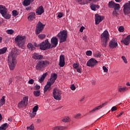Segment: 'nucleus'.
<instances>
[{
	"label": "nucleus",
	"instance_id": "1",
	"mask_svg": "<svg viewBox=\"0 0 130 130\" xmlns=\"http://www.w3.org/2000/svg\"><path fill=\"white\" fill-rule=\"evenodd\" d=\"M17 55H18L17 52L12 50L8 56V65L11 71H14L15 70L16 64H17Z\"/></svg>",
	"mask_w": 130,
	"mask_h": 130
},
{
	"label": "nucleus",
	"instance_id": "2",
	"mask_svg": "<svg viewBox=\"0 0 130 130\" xmlns=\"http://www.w3.org/2000/svg\"><path fill=\"white\" fill-rule=\"evenodd\" d=\"M50 61L48 60H39L36 66V69L37 71H44L45 68L50 66Z\"/></svg>",
	"mask_w": 130,
	"mask_h": 130
},
{
	"label": "nucleus",
	"instance_id": "3",
	"mask_svg": "<svg viewBox=\"0 0 130 130\" xmlns=\"http://www.w3.org/2000/svg\"><path fill=\"white\" fill-rule=\"evenodd\" d=\"M15 42L18 47L24 48L26 43V37L18 35L15 38Z\"/></svg>",
	"mask_w": 130,
	"mask_h": 130
},
{
	"label": "nucleus",
	"instance_id": "4",
	"mask_svg": "<svg viewBox=\"0 0 130 130\" xmlns=\"http://www.w3.org/2000/svg\"><path fill=\"white\" fill-rule=\"evenodd\" d=\"M109 38L110 36L108 31L107 30H105L101 35V40L103 47H106V46H107V42H108Z\"/></svg>",
	"mask_w": 130,
	"mask_h": 130
},
{
	"label": "nucleus",
	"instance_id": "5",
	"mask_svg": "<svg viewBox=\"0 0 130 130\" xmlns=\"http://www.w3.org/2000/svg\"><path fill=\"white\" fill-rule=\"evenodd\" d=\"M0 14L3 16L6 20L11 19V14L8 13V9L6 8V6L0 5Z\"/></svg>",
	"mask_w": 130,
	"mask_h": 130
},
{
	"label": "nucleus",
	"instance_id": "6",
	"mask_svg": "<svg viewBox=\"0 0 130 130\" xmlns=\"http://www.w3.org/2000/svg\"><path fill=\"white\" fill-rule=\"evenodd\" d=\"M57 37H58L60 43L66 42L68 38V31L66 30L60 31L57 35Z\"/></svg>",
	"mask_w": 130,
	"mask_h": 130
},
{
	"label": "nucleus",
	"instance_id": "7",
	"mask_svg": "<svg viewBox=\"0 0 130 130\" xmlns=\"http://www.w3.org/2000/svg\"><path fill=\"white\" fill-rule=\"evenodd\" d=\"M61 94L62 92L59 89L54 88L53 90V97L55 100L58 101L61 100Z\"/></svg>",
	"mask_w": 130,
	"mask_h": 130
},
{
	"label": "nucleus",
	"instance_id": "8",
	"mask_svg": "<svg viewBox=\"0 0 130 130\" xmlns=\"http://www.w3.org/2000/svg\"><path fill=\"white\" fill-rule=\"evenodd\" d=\"M51 46V44H50V43L48 41V39H46L40 44V49H41V50H47V49L50 48Z\"/></svg>",
	"mask_w": 130,
	"mask_h": 130
},
{
	"label": "nucleus",
	"instance_id": "9",
	"mask_svg": "<svg viewBox=\"0 0 130 130\" xmlns=\"http://www.w3.org/2000/svg\"><path fill=\"white\" fill-rule=\"evenodd\" d=\"M44 27H45V24H43L41 22L39 21L36 26V35H38V34H40L42 31H43V29H44Z\"/></svg>",
	"mask_w": 130,
	"mask_h": 130
},
{
	"label": "nucleus",
	"instance_id": "10",
	"mask_svg": "<svg viewBox=\"0 0 130 130\" xmlns=\"http://www.w3.org/2000/svg\"><path fill=\"white\" fill-rule=\"evenodd\" d=\"M28 105V96L23 97L21 102L18 104V108H24Z\"/></svg>",
	"mask_w": 130,
	"mask_h": 130
},
{
	"label": "nucleus",
	"instance_id": "11",
	"mask_svg": "<svg viewBox=\"0 0 130 130\" xmlns=\"http://www.w3.org/2000/svg\"><path fill=\"white\" fill-rule=\"evenodd\" d=\"M98 64V61L95 59L94 58H91L89 59L86 63L87 67H90V68H94Z\"/></svg>",
	"mask_w": 130,
	"mask_h": 130
},
{
	"label": "nucleus",
	"instance_id": "12",
	"mask_svg": "<svg viewBox=\"0 0 130 130\" xmlns=\"http://www.w3.org/2000/svg\"><path fill=\"white\" fill-rule=\"evenodd\" d=\"M123 12L124 14L125 15L130 14V2L128 1V3H125L123 6Z\"/></svg>",
	"mask_w": 130,
	"mask_h": 130
},
{
	"label": "nucleus",
	"instance_id": "13",
	"mask_svg": "<svg viewBox=\"0 0 130 130\" xmlns=\"http://www.w3.org/2000/svg\"><path fill=\"white\" fill-rule=\"evenodd\" d=\"M104 20V16H101L99 14L95 15V25H98L101 22Z\"/></svg>",
	"mask_w": 130,
	"mask_h": 130
},
{
	"label": "nucleus",
	"instance_id": "14",
	"mask_svg": "<svg viewBox=\"0 0 130 130\" xmlns=\"http://www.w3.org/2000/svg\"><path fill=\"white\" fill-rule=\"evenodd\" d=\"M109 46L110 48L113 49V48H116V47L118 46V44H117V42L115 40L112 39L109 43Z\"/></svg>",
	"mask_w": 130,
	"mask_h": 130
},
{
	"label": "nucleus",
	"instance_id": "15",
	"mask_svg": "<svg viewBox=\"0 0 130 130\" xmlns=\"http://www.w3.org/2000/svg\"><path fill=\"white\" fill-rule=\"evenodd\" d=\"M57 79V74L56 73H53L51 74V76L50 79L48 80V82H50L51 83L54 84V82Z\"/></svg>",
	"mask_w": 130,
	"mask_h": 130
},
{
	"label": "nucleus",
	"instance_id": "16",
	"mask_svg": "<svg viewBox=\"0 0 130 130\" xmlns=\"http://www.w3.org/2000/svg\"><path fill=\"white\" fill-rule=\"evenodd\" d=\"M105 105H107V102H105L100 106H96L95 108L90 111L89 113H94L96 110H99L100 109H101V108H103V107H104Z\"/></svg>",
	"mask_w": 130,
	"mask_h": 130
},
{
	"label": "nucleus",
	"instance_id": "17",
	"mask_svg": "<svg viewBox=\"0 0 130 130\" xmlns=\"http://www.w3.org/2000/svg\"><path fill=\"white\" fill-rule=\"evenodd\" d=\"M58 64L60 68H63V67H64V64H66V62L64 61V55H60Z\"/></svg>",
	"mask_w": 130,
	"mask_h": 130
},
{
	"label": "nucleus",
	"instance_id": "18",
	"mask_svg": "<svg viewBox=\"0 0 130 130\" xmlns=\"http://www.w3.org/2000/svg\"><path fill=\"white\" fill-rule=\"evenodd\" d=\"M28 15L27 19L29 22H32V21H34V20L36 19V14H35V12H31Z\"/></svg>",
	"mask_w": 130,
	"mask_h": 130
},
{
	"label": "nucleus",
	"instance_id": "19",
	"mask_svg": "<svg viewBox=\"0 0 130 130\" xmlns=\"http://www.w3.org/2000/svg\"><path fill=\"white\" fill-rule=\"evenodd\" d=\"M51 44L52 45V47H56L57 44H58V39H57L56 37H53L51 39Z\"/></svg>",
	"mask_w": 130,
	"mask_h": 130
},
{
	"label": "nucleus",
	"instance_id": "20",
	"mask_svg": "<svg viewBox=\"0 0 130 130\" xmlns=\"http://www.w3.org/2000/svg\"><path fill=\"white\" fill-rule=\"evenodd\" d=\"M44 13V8L43 6H40L38 9L36 10V14L37 16H40Z\"/></svg>",
	"mask_w": 130,
	"mask_h": 130
},
{
	"label": "nucleus",
	"instance_id": "21",
	"mask_svg": "<svg viewBox=\"0 0 130 130\" xmlns=\"http://www.w3.org/2000/svg\"><path fill=\"white\" fill-rule=\"evenodd\" d=\"M121 42L124 44L125 45H128L130 42V35L127 36L125 39L121 41Z\"/></svg>",
	"mask_w": 130,
	"mask_h": 130
},
{
	"label": "nucleus",
	"instance_id": "22",
	"mask_svg": "<svg viewBox=\"0 0 130 130\" xmlns=\"http://www.w3.org/2000/svg\"><path fill=\"white\" fill-rule=\"evenodd\" d=\"M32 58H34V59L41 60V59H43V56L42 55H39L36 53H35L32 55Z\"/></svg>",
	"mask_w": 130,
	"mask_h": 130
},
{
	"label": "nucleus",
	"instance_id": "23",
	"mask_svg": "<svg viewBox=\"0 0 130 130\" xmlns=\"http://www.w3.org/2000/svg\"><path fill=\"white\" fill-rule=\"evenodd\" d=\"M118 91L120 92V93H124L128 90V87L125 86V87H122L121 86H119Z\"/></svg>",
	"mask_w": 130,
	"mask_h": 130
},
{
	"label": "nucleus",
	"instance_id": "24",
	"mask_svg": "<svg viewBox=\"0 0 130 130\" xmlns=\"http://www.w3.org/2000/svg\"><path fill=\"white\" fill-rule=\"evenodd\" d=\"M34 2V0H24L22 5L24 7H28L31 5V3Z\"/></svg>",
	"mask_w": 130,
	"mask_h": 130
},
{
	"label": "nucleus",
	"instance_id": "25",
	"mask_svg": "<svg viewBox=\"0 0 130 130\" xmlns=\"http://www.w3.org/2000/svg\"><path fill=\"white\" fill-rule=\"evenodd\" d=\"M52 85H53V84L51 83V82H50L48 81L47 82V84L44 87V93H46V92H47V90H49V89L51 87Z\"/></svg>",
	"mask_w": 130,
	"mask_h": 130
},
{
	"label": "nucleus",
	"instance_id": "26",
	"mask_svg": "<svg viewBox=\"0 0 130 130\" xmlns=\"http://www.w3.org/2000/svg\"><path fill=\"white\" fill-rule=\"evenodd\" d=\"M27 47L29 49V50H31L33 51V50H35L36 48L35 47L34 45L31 43H28L27 45Z\"/></svg>",
	"mask_w": 130,
	"mask_h": 130
},
{
	"label": "nucleus",
	"instance_id": "27",
	"mask_svg": "<svg viewBox=\"0 0 130 130\" xmlns=\"http://www.w3.org/2000/svg\"><path fill=\"white\" fill-rule=\"evenodd\" d=\"M67 128V127L63 126H56L52 128V130H63Z\"/></svg>",
	"mask_w": 130,
	"mask_h": 130
},
{
	"label": "nucleus",
	"instance_id": "28",
	"mask_svg": "<svg viewBox=\"0 0 130 130\" xmlns=\"http://www.w3.org/2000/svg\"><path fill=\"white\" fill-rule=\"evenodd\" d=\"M8 127H9V125L8 124V123H5L4 124H3L0 126V130H6Z\"/></svg>",
	"mask_w": 130,
	"mask_h": 130
},
{
	"label": "nucleus",
	"instance_id": "29",
	"mask_svg": "<svg viewBox=\"0 0 130 130\" xmlns=\"http://www.w3.org/2000/svg\"><path fill=\"white\" fill-rule=\"evenodd\" d=\"M6 104V96L4 95L0 100V106H3Z\"/></svg>",
	"mask_w": 130,
	"mask_h": 130
},
{
	"label": "nucleus",
	"instance_id": "30",
	"mask_svg": "<svg viewBox=\"0 0 130 130\" xmlns=\"http://www.w3.org/2000/svg\"><path fill=\"white\" fill-rule=\"evenodd\" d=\"M7 50H8V48H7V47H4L0 49V55H2V54H5V53L7 52Z\"/></svg>",
	"mask_w": 130,
	"mask_h": 130
},
{
	"label": "nucleus",
	"instance_id": "31",
	"mask_svg": "<svg viewBox=\"0 0 130 130\" xmlns=\"http://www.w3.org/2000/svg\"><path fill=\"white\" fill-rule=\"evenodd\" d=\"M115 3H114V2L111 1L110 2H109L108 4V7L110 8V9H113V8H114V6L115 5Z\"/></svg>",
	"mask_w": 130,
	"mask_h": 130
},
{
	"label": "nucleus",
	"instance_id": "32",
	"mask_svg": "<svg viewBox=\"0 0 130 130\" xmlns=\"http://www.w3.org/2000/svg\"><path fill=\"white\" fill-rule=\"evenodd\" d=\"M113 9L115 10L119 11V10L120 9V5H119V4L115 3V6H114Z\"/></svg>",
	"mask_w": 130,
	"mask_h": 130
},
{
	"label": "nucleus",
	"instance_id": "33",
	"mask_svg": "<svg viewBox=\"0 0 130 130\" xmlns=\"http://www.w3.org/2000/svg\"><path fill=\"white\" fill-rule=\"evenodd\" d=\"M41 94V93L40 92V90H37V91H34V95L36 97H39V96H40Z\"/></svg>",
	"mask_w": 130,
	"mask_h": 130
},
{
	"label": "nucleus",
	"instance_id": "34",
	"mask_svg": "<svg viewBox=\"0 0 130 130\" xmlns=\"http://www.w3.org/2000/svg\"><path fill=\"white\" fill-rule=\"evenodd\" d=\"M99 0H85L84 3H82V4H89L92 2V3H97Z\"/></svg>",
	"mask_w": 130,
	"mask_h": 130
},
{
	"label": "nucleus",
	"instance_id": "35",
	"mask_svg": "<svg viewBox=\"0 0 130 130\" xmlns=\"http://www.w3.org/2000/svg\"><path fill=\"white\" fill-rule=\"evenodd\" d=\"M62 121H63V122H69L71 121V118L69 117H66L62 120Z\"/></svg>",
	"mask_w": 130,
	"mask_h": 130
},
{
	"label": "nucleus",
	"instance_id": "36",
	"mask_svg": "<svg viewBox=\"0 0 130 130\" xmlns=\"http://www.w3.org/2000/svg\"><path fill=\"white\" fill-rule=\"evenodd\" d=\"M45 37H46V36L44 34H40V35H39V36H38V38L41 40H43V39H44V38H45Z\"/></svg>",
	"mask_w": 130,
	"mask_h": 130
},
{
	"label": "nucleus",
	"instance_id": "37",
	"mask_svg": "<svg viewBox=\"0 0 130 130\" xmlns=\"http://www.w3.org/2000/svg\"><path fill=\"white\" fill-rule=\"evenodd\" d=\"M118 12H119V10H114L113 12H112L113 16H114L115 17H117V16H118Z\"/></svg>",
	"mask_w": 130,
	"mask_h": 130
},
{
	"label": "nucleus",
	"instance_id": "38",
	"mask_svg": "<svg viewBox=\"0 0 130 130\" xmlns=\"http://www.w3.org/2000/svg\"><path fill=\"white\" fill-rule=\"evenodd\" d=\"M6 32L7 34H9V35H13V34H14V32L15 31L13 29H8L6 30Z\"/></svg>",
	"mask_w": 130,
	"mask_h": 130
},
{
	"label": "nucleus",
	"instance_id": "39",
	"mask_svg": "<svg viewBox=\"0 0 130 130\" xmlns=\"http://www.w3.org/2000/svg\"><path fill=\"white\" fill-rule=\"evenodd\" d=\"M27 130H35V128H34V124H31L29 126L27 127Z\"/></svg>",
	"mask_w": 130,
	"mask_h": 130
},
{
	"label": "nucleus",
	"instance_id": "40",
	"mask_svg": "<svg viewBox=\"0 0 130 130\" xmlns=\"http://www.w3.org/2000/svg\"><path fill=\"white\" fill-rule=\"evenodd\" d=\"M73 67L74 69H77L80 67V63L79 62L74 63H73Z\"/></svg>",
	"mask_w": 130,
	"mask_h": 130
},
{
	"label": "nucleus",
	"instance_id": "41",
	"mask_svg": "<svg viewBox=\"0 0 130 130\" xmlns=\"http://www.w3.org/2000/svg\"><path fill=\"white\" fill-rule=\"evenodd\" d=\"M93 55H94V57H96V58H100V57H101V53L98 52V53L94 54Z\"/></svg>",
	"mask_w": 130,
	"mask_h": 130
},
{
	"label": "nucleus",
	"instance_id": "42",
	"mask_svg": "<svg viewBox=\"0 0 130 130\" xmlns=\"http://www.w3.org/2000/svg\"><path fill=\"white\" fill-rule=\"evenodd\" d=\"M77 3H79L80 5H86V4H83V3H85L86 0H75Z\"/></svg>",
	"mask_w": 130,
	"mask_h": 130
},
{
	"label": "nucleus",
	"instance_id": "43",
	"mask_svg": "<svg viewBox=\"0 0 130 130\" xmlns=\"http://www.w3.org/2000/svg\"><path fill=\"white\" fill-rule=\"evenodd\" d=\"M12 16L14 17H17V16H18V11L16 10H13L12 11Z\"/></svg>",
	"mask_w": 130,
	"mask_h": 130
},
{
	"label": "nucleus",
	"instance_id": "44",
	"mask_svg": "<svg viewBox=\"0 0 130 130\" xmlns=\"http://www.w3.org/2000/svg\"><path fill=\"white\" fill-rule=\"evenodd\" d=\"M36 112H34L32 111V113L30 114V116L31 118H33V117H35V116H36Z\"/></svg>",
	"mask_w": 130,
	"mask_h": 130
},
{
	"label": "nucleus",
	"instance_id": "45",
	"mask_svg": "<svg viewBox=\"0 0 130 130\" xmlns=\"http://www.w3.org/2000/svg\"><path fill=\"white\" fill-rule=\"evenodd\" d=\"M86 55L87 56H91L92 55V51L91 50H88L86 52Z\"/></svg>",
	"mask_w": 130,
	"mask_h": 130
},
{
	"label": "nucleus",
	"instance_id": "46",
	"mask_svg": "<svg viewBox=\"0 0 130 130\" xmlns=\"http://www.w3.org/2000/svg\"><path fill=\"white\" fill-rule=\"evenodd\" d=\"M38 110V105L35 106L34 108L32 109V111L34 112H37V111Z\"/></svg>",
	"mask_w": 130,
	"mask_h": 130
},
{
	"label": "nucleus",
	"instance_id": "47",
	"mask_svg": "<svg viewBox=\"0 0 130 130\" xmlns=\"http://www.w3.org/2000/svg\"><path fill=\"white\" fill-rule=\"evenodd\" d=\"M90 8L92 11H96V5L92 4L90 6Z\"/></svg>",
	"mask_w": 130,
	"mask_h": 130
},
{
	"label": "nucleus",
	"instance_id": "48",
	"mask_svg": "<svg viewBox=\"0 0 130 130\" xmlns=\"http://www.w3.org/2000/svg\"><path fill=\"white\" fill-rule=\"evenodd\" d=\"M122 59H123L124 63H127V60L126 59V58L124 56H122L121 57Z\"/></svg>",
	"mask_w": 130,
	"mask_h": 130
},
{
	"label": "nucleus",
	"instance_id": "49",
	"mask_svg": "<svg viewBox=\"0 0 130 130\" xmlns=\"http://www.w3.org/2000/svg\"><path fill=\"white\" fill-rule=\"evenodd\" d=\"M81 113L77 114L76 115H74V118H81Z\"/></svg>",
	"mask_w": 130,
	"mask_h": 130
},
{
	"label": "nucleus",
	"instance_id": "50",
	"mask_svg": "<svg viewBox=\"0 0 130 130\" xmlns=\"http://www.w3.org/2000/svg\"><path fill=\"white\" fill-rule=\"evenodd\" d=\"M118 30L119 31V32H123V31H124V28L123 27V26H119Z\"/></svg>",
	"mask_w": 130,
	"mask_h": 130
},
{
	"label": "nucleus",
	"instance_id": "51",
	"mask_svg": "<svg viewBox=\"0 0 130 130\" xmlns=\"http://www.w3.org/2000/svg\"><path fill=\"white\" fill-rule=\"evenodd\" d=\"M103 70L105 73H107L108 72V69L105 66L103 67Z\"/></svg>",
	"mask_w": 130,
	"mask_h": 130
},
{
	"label": "nucleus",
	"instance_id": "52",
	"mask_svg": "<svg viewBox=\"0 0 130 130\" xmlns=\"http://www.w3.org/2000/svg\"><path fill=\"white\" fill-rule=\"evenodd\" d=\"M116 110H117V108L116 106H114L111 109L112 112H113V111H116Z\"/></svg>",
	"mask_w": 130,
	"mask_h": 130
},
{
	"label": "nucleus",
	"instance_id": "53",
	"mask_svg": "<svg viewBox=\"0 0 130 130\" xmlns=\"http://www.w3.org/2000/svg\"><path fill=\"white\" fill-rule=\"evenodd\" d=\"M71 89L72 91H75V90H76V86H75V84H72L71 85Z\"/></svg>",
	"mask_w": 130,
	"mask_h": 130
},
{
	"label": "nucleus",
	"instance_id": "54",
	"mask_svg": "<svg viewBox=\"0 0 130 130\" xmlns=\"http://www.w3.org/2000/svg\"><path fill=\"white\" fill-rule=\"evenodd\" d=\"M76 69H77V73H79L80 74L82 73V68H77Z\"/></svg>",
	"mask_w": 130,
	"mask_h": 130
},
{
	"label": "nucleus",
	"instance_id": "55",
	"mask_svg": "<svg viewBox=\"0 0 130 130\" xmlns=\"http://www.w3.org/2000/svg\"><path fill=\"white\" fill-rule=\"evenodd\" d=\"M34 83V79H30L28 81V84H30L31 85H33Z\"/></svg>",
	"mask_w": 130,
	"mask_h": 130
},
{
	"label": "nucleus",
	"instance_id": "56",
	"mask_svg": "<svg viewBox=\"0 0 130 130\" xmlns=\"http://www.w3.org/2000/svg\"><path fill=\"white\" fill-rule=\"evenodd\" d=\"M26 11H31L32 10V7L28 6L25 8Z\"/></svg>",
	"mask_w": 130,
	"mask_h": 130
},
{
	"label": "nucleus",
	"instance_id": "57",
	"mask_svg": "<svg viewBox=\"0 0 130 130\" xmlns=\"http://www.w3.org/2000/svg\"><path fill=\"white\" fill-rule=\"evenodd\" d=\"M47 75H48V74L47 73V72H46L45 73L43 74L42 77H43L44 79H45V78L46 77V76H47Z\"/></svg>",
	"mask_w": 130,
	"mask_h": 130
},
{
	"label": "nucleus",
	"instance_id": "58",
	"mask_svg": "<svg viewBox=\"0 0 130 130\" xmlns=\"http://www.w3.org/2000/svg\"><path fill=\"white\" fill-rule=\"evenodd\" d=\"M35 90H39L40 89V86L38 85H36L35 86Z\"/></svg>",
	"mask_w": 130,
	"mask_h": 130
},
{
	"label": "nucleus",
	"instance_id": "59",
	"mask_svg": "<svg viewBox=\"0 0 130 130\" xmlns=\"http://www.w3.org/2000/svg\"><path fill=\"white\" fill-rule=\"evenodd\" d=\"M84 29H85V27L81 26L79 30L80 32H83V31H84Z\"/></svg>",
	"mask_w": 130,
	"mask_h": 130
},
{
	"label": "nucleus",
	"instance_id": "60",
	"mask_svg": "<svg viewBox=\"0 0 130 130\" xmlns=\"http://www.w3.org/2000/svg\"><path fill=\"white\" fill-rule=\"evenodd\" d=\"M58 18H62V13H59L58 14Z\"/></svg>",
	"mask_w": 130,
	"mask_h": 130
},
{
	"label": "nucleus",
	"instance_id": "61",
	"mask_svg": "<svg viewBox=\"0 0 130 130\" xmlns=\"http://www.w3.org/2000/svg\"><path fill=\"white\" fill-rule=\"evenodd\" d=\"M34 46H35V47H40V45H38L36 43H34Z\"/></svg>",
	"mask_w": 130,
	"mask_h": 130
},
{
	"label": "nucleus",
	"instance_id": "62",
	"mask_svg": "<svg viewBox=\"0 0 130 130\" xmlns=\"http://www.w3.org/2000/svg\"><path fill=\"white\" fill-rule=\"evenodd\" d=\"M43 81H44V78L42 77H41L40 79H39V82L40 83H42V82H43Z\"/></svg>",
	"mask_w": 130,
	"mask_h": 130
},
{
	"label": "nucleus",
	"instance_id": "63",
	"mask_svg": "<svg viewBox=\"0 0 130 130\" xmlns=\"http://www.w3.org/2000/svg\"><path fill=\"white\" fill-rule=\"evenodd\" d=\"M85 100V96H83L81 99H80V102H83Z\"/></svg>",
	"mask_w": 130,
	"mask_h": 130
},
{
	"label": "nucleus",
	"instance_id": "64",
	"mask_svg": "<svg viewBox=\"0 0 130 130\" xmlns=\"http://www.w3.org/2000/svg\"><path fill=\"white\" fill-rule=\"evenodd\" d=\"M123 114V112H121L119 115L117 116V117H119L120 116H121Z\"/></svg>",
	"mask_w": 130,
	"mask_h": 130
}]
</instances>
